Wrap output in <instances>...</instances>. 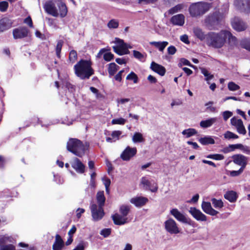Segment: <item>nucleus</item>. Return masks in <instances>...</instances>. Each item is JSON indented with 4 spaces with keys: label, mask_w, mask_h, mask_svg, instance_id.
<instances>
[{
    "label": "nucleus",
    "mask_w": 250,
    "mask_h": 250,
    "mask_svg": "<svg viewBox=\"0 0 250 250\" xmlns=\"http://www.w3.org/2000/svg\"><path fill=\"white\" fill-rule=\"evenodd\" d=\"M136 153L137 149L136 147H130L128 146L121 153L120 157L123 160L128 161L134 157Z\"/></svg>",
    "instance_id": "2eb2a0df"
},
{
    "label": "nucleus",
    "mask_w": 250,
    "mask_h": 250,
    "mask_svg": "<svg viewBox=\"0 0 250 250\" xmlns=\"http://www.w3.org/2000/svg\"><path fill=\"white\" fill-rule=\"evenodd\" d=\"M107 26L110 29H115L119 26V22L117 20L112 19L107 23Z\"/></svg>",
    "instance_id": "37998d69"
},
{
    "label": "nucleus",
    "mask_w": 250,
    "mask_h": 250,
    "mask_svg": "<svg viewBox=\"0 0 250 250\" xmlns=\"http://www.w3.org/2000/svg\"><path fill=\"white\" fill-rule=\"evenodd\" d=\"M90 61L81 60L74 66L76 76L82 80L89 79L94 74Z\"/></svg>",
    "instance_id": "f03ea898"
},
{
    "label": "nucleus",
    "mask_w": 250,
    "mask_h": 250,
    "mask_svg": "<svg viewBox=\"0 0 250 250\" xmlns=\"http://www.w3.org/2000/svg\"><path fill=\"white\" fill-rule=\"evenodd\" d=\"M224 198L231 203L235 202L237 199V193L233 190L228 191L225 194Z\"/></svg>",
    "instance_id": "cd10ccee"
},
{
    "label": "nucleus",
    "mask_w": 250,
    "mask_h": 250,
    "mask_svg": "<svg viewBox=\"0 0 250 250\" xmlns=\"http://www.w3.org/2000/svg\"><path fill=\"white\" fill-rule=\"evenodd\" d=\"M183 5L182 4H178L175 6L170 8L168 11V13L170 14H173L175 13L180 11L181 10L183 9Z\"/></svg>",
    "instance_id": "49530a36"
},
{
    "label": "nucleus",
    "mask_w": 250,
    "mask_h": 250,
    "mask_svg": "<svg viewBox=\"0 0 250 250\" xmlns=\"http://www.w3.org/2000/svg\"><path fill=\"white\" fill-rule=\"evenodd\" d=\"M140 184L146 189H149L152 192H155L158 190V186L156 183L152 185L151 182L146 177H143L141 179Z\"/></svg>",
    "instance_id": "6ab92c4d"
},
{
    "label": "nucleus",
    "mask_w": 250,
    "mask_h": 250,
    "mask_svg": "<svg viewBox=\"0 0 250 250\" xmlns=\"http://www.w3.org/2000/svg\"><path fill=\"white\" fill-rule=\"evenodd\" d=\"M213 104V102H209L205 104L207 106V109H209L211 112H214L215 111V107L211 106V105Z\"/></svg>",
    "instance_id": "e2e57ef3"
},
{
    "label": "nucleus",
    "mask_w": 250,
    "mask_h": 250,
    "mask_svg": "<svg viewBox=\"0 0 250 250\" xmlns=\"http://www.w3.org/2000/svg\"><path fill=\"white\" fill-rule=\"evenodd\" d=\"M217 121L216 117H213L208 119L205 120L201 121L200 123V125L201 127L206 128L212 126Z\"/></svg>",
    "instance_id": "bb28decb"
},
{
    "label": "nucleus",
    "mask_w": 250,
    "mask_h": 250,
    "mask_svg": "<svg viewBox=\"0 0 250 250\" xmlns=\"http://www.w3.org/2000/svg\"><path fill=\"white\" fill-rule=\"evenodd\" d=\"M228 88L230 91H234L239 89L240 87L234 83L231 82L228 83Z\"/></svg>",
    "instance_id": "09e8293b"
},
{
    "label": "nucleus",
    "mask_w": 250,
    "mask_h": 250,
    "mask_svg": "<svg viewBox=\"0 0 250 250\" xmlns=\"http://www.w3.org/2000/svg\"><path fill=\"white\" fill-rule=\"evenodd\" d=\"M230 124L236 128L239 133L243 135L246 134L247 131L241 119L233 117L230 119Z\"/></svg>",
    "instance_id": "4468645a"
},
{
    "label": "nucleus",
    "mask_w": 250,
    "mask_h": 250,
    "mask_svg": "<svg viewBox=\"0 0 250 250\" xmlns=\"http://www.w3.org/2000/svg\"><path fill=\"white\" fill-rule=\"evenodd\" d=\"M90 209L92 218L95 221L102 219L104 215L102 206L93 204L91 205Z\"/></svg>",
    "instance_id": "9d476101"
},
{
    "label": "nucleus",
    "mask_w": 250,
    "mask_h": 250,
    "mask_svg": "<svg viewBox=\"0 0 250 250\" xmlns=\"http://www.w3.org/2000/svg\"><path fill=\"white\" fill-rule=\"evenodd\" d=\"M12 21L7 17L0 20V32H3L10 29L12 25Z\"/></svg>",
    "instance_id": "4be33fe9"
},
{
    "label": "nucleus",
    "mask_w": 250,
    "mask_h": 250,
    "mask_svg": "<svg viewBox=\"0 0 250 250\" xmlns=\"http://www.w3.org/2000/svg\"><path fill=\"white\" fill-rule=\"evenodd\" d=\"M63 43V42L62 40H60L58 42L56 47V55L58 58H60L61 57V52L62 50V48Z\"/></svg>",
    "instance_id": "a18cd8bd"
},
{
    "label": "nucleus",
    "mask_w": 250,
    "mask_h": 250,
    "mask_svg": "<svg viewBox=\"0 0 250 250\" xmlns=\"http://www.w3.org/2000/svg\"><path fill=\"white\" fill-rule=\"evenodd\" d=\"M241 147H242V144H241L229 145V147L231 149V151L235 149H240Z\"/></svg>",
    "instance_id": "338daca9"
},
{
    "label": "nucleus",
    "mask_w": 250,
    "mask_h": 250,
    "mask_svg": "<svg viewBox=\"0 0 250 250\" xmlns=\"http://www.w3.org/2000/svg\"><path fill=\"white\" fill-rule=\"evenodd\" d=\"M114 55L110 52L105 53L104 55V59L107 62L110 61L113 59Z\"/></svg>",
    "instance_id": "052dcab7"
},
{
    "label": "nucleus",
    "mask_w": 250,
    "mask_h": 250,
    "mask_svg": "<svg viewBox=\"0 0 250 250\" xmlns=\"http://www.w3.org/2000/svg\"><path fill=\"white\" fill-rule=\"evenodd\" d=\"M183 65H188L191 67H194V65L191 64L188 60L184 58H182L180 60V62L179 63L178 66L179 67H181Z\"/></svg>",
    "instance_id": "3c124183"
},
{
    "label": "nucleus",
    "mask_w": 250,
    "mask_h": 250,
    "mask_svg": "<svg viewBox=\"0 0 250 250\" xmlns=\"http://www.w3.org/2000/svg\"><path fill=\"white\" fill-rule=\"evenodd\" d=\"M64 246V242L59 234L55 236V240L52 246L53 250H62Z\"/></svg>",
    "instance_id": "b1692460"
},
{
    "label": "nucleus",
    "mask_w": 250,
    "mask_h": 250,
    "mask_svg": "<svg viewBox=\"0 0 250 250\" xmlns=\"http://www.w3.org/2000/svg\"><path fill=\"white\" fill-rule=\"evenodd\" d=\"M206 157L215 160H222L224 159V155L220 154H209L207 155Z\"/></svg>",
    "instance_id": "c03bdc74"
},
{
    "label": "nucleus",
    "mask_w": 250,
    "mask_h": 250,
    "mask_svg": "<svg viewBox=\"0 0 250 250\" xmlns=\"http://www.w3.org/2000/svg\"><path fill=\"white\" fill-rule=\"evenodd\" d=\"M126 122V120L123 118L114 119L111 121V124L112 125H124Z\"/></svg>",
    "instance_id": "de8ad7c7"
},
{
    "label": "nucleus",
    "mask_w": 250,
    "mask_h": 250,
    "mask_svg": "<svg viewBox=\"0 0 250 250\" xmlns=\"http://www.w3.org/2000/svg\"><path fill=\"white\" fill-rule=\"evenodd\" d=\"M77 59V52L74 50L70 51L69 56V60L72 62H74Z\"/></svg>",
    "instance_id": "8fccbe9b"
},
{
    "label": "nucleus",
    "mask_w": 250,
    "mask_h": 250,
    "mask_svg": "<svg viewBox=\"0 0 250 250\" xmlns=\"http://www.w3.org/2000/svg\"><path fill=\"white\" fill-rule=\"evenodd\" d=\"M72 167L79 173H83L85 171V166L77 158H74L70 162Z\"/></svg>",
    "instance_id": "a211bd4d"
},
{
    "label": "nucleus",
    "mask_w": 250,
    "mask_h": 250,
    "mask_svg": "<svg viewBox=\"0 0 250 250\" xmlns=\"http://www.w3.org/2000/svg\"><path fill=\"white\" fill-rule=\"evenodd\" d=\"M194 35L201 41L205 40L207 42V35H205L202 30L198 27L193 28Z\"/></svg>",
    "instance_id": "c85d7f7f"
},
{
    "label": "nucleus",
    "mask_w": 250,
    "mask_h": 250,
    "mask_svg": "<svg viewBox=\"0 0 250 250\" xmlns=\"http://www.w3.org/2000/svg\"><path fill=\"white\" fill-rule=\"evenodd\" d=\"M127 80L133 81L134 83H137L138 82V77L137 75L133 72H130L126 78Z\"/></svg>",
    "instance_id": "ea45409f"
},
{
    "label": "nucleus",
    "mask_w": 250,
    "mask_h": 250,
    "mask_svg": "<svg viewBox=\"0 0 250 250\" xmlns=\"http://www.w3.org/2000/svg\"><path fill=\"white\" fill-rule=\"evenodd\" d=\"M232 115V112L229 111H225L222 112V116L225 121H227Z\"/></svg>",
    "instance_id": "6e6d98bb"
},
{
    "label": "nucleus",
    "mask_w": 250,
    "mask_h": 250,
    "mask_svg": "<svg viewBox=\"0 0 250 250\" xmlns=\"http://www.w3.org/2000/svg\"><path fill=\"white\" fill-rule=\"evenodd\" d=\"M231 24L232 28L238 32L246 30L248 27L247 23L239 17H234L231 20Z\"/></svg>",
    "instance_id": "1a4fd4ad"
},
{
    "label": "nucleus",
    "mask_w": 250,
    "mask_h": 250,
    "mask_svg": "<svg viewBox=\"0 0 250 250\" xmlns=\"http://www.w3.org/2000/svg\"><path fill=\"white\" fill-rule=\"evenodd\" d=\"M232 161L237 165L241 166V168L245 169L248 161V157L242 154H235L232 156Z\"/></svg>",
    "instance_id": "dca6fc26"
},
{
    "label": "nucleus",
    "mask_w": 250,
    "mask_h": 250,
    "mask_svg": "<svg viewBox=\"0 0 250 250\" xmlns=\"http://www.w3.org/2000/svg\"><path fill=\"white\" fill-rule=\"evenodd\" d=\"M111 231L110 229H104L101 230L100 234L104 237H106L110 234Z\"/></svg>",
    "instance_id": "bf43d9fd"
},
{
    "label": "nucleus",
    "mask_w": 250,
    "mask_h": 250,
    "mask_svg": "<svg viewBox=\"0 0 250 250\" xmlns=\"http://www.w3.org/2000/svg\"><path fill=\"white\" fill-rule=\"evenodd\" d=\"M0 250H15V247L12 244L2 245L0 247Z\"/></svg>",
    "instance_id": "4d7b16f0"
},
{
    "label": "nucleus",
    "mask_w": 250,
    "mask_h": 250,
    "mask_svg": "<svg viewBox=\"0 0 250 250\" xmlns=\"http://www.w3.org/2000/svg\"><path fill=\"white\" fill-rule=\"evenodd\" d=\"M211 201L213 207L216 209H221L224 207V203L221 199L218 200L216 198H212Z\"/></svg>",
    "instance_id": "e433bc0d"
},
{
    "label": "nucleus",
    "mask_w": 250,
    "mask_h": 250,
    "mask_svg": "<svg viewBox=\"0 0 250 250\" xmlns=\"http://www.w3.org/2000/svg\"><path fill=\"white\" fill-rule=\"evenodd\" d=\"M133 56L139 61L144 62L146 60V53H142L141 52L136 51H133Z\"/></svg>",
    "instance_id": "f704fd0d"
},
{
    "label": "nucleus",
    "mask_w": 250,
    "mask_h": 250,
    "mask_svg": "<svg viewBox=\"0 0 250 250\" xmlns=\"http://www.w3.org/2000/svg\"><path fill=\"white\" fill-rule=\"evenodd\" d=\"M29 30L25 26H21L13 30V36L14 39H20L28 36Z\"/></svg>",
    "instance_id": "ddd939ff"
},
{
    "label": "nucleus",
    "mask_w": 250,
    "mask_h": 250,
    "mask_svg": "<svg viewBox=\"0 0 250 250\" xmlns=\"http://www.w3.org/2000/svg\"><path fill=\"white\" fill-rule=\"evenodd\" d=\"M130 209V207L127 205H122L120 207L119 211L121 214L126 217L129 213Z\"/></svg>",
    "instance_id": "4c0bfd02"
},
{
    "label": "nucleus",
    "mask_w": 250,
    "mask_h": 250,
    "mask_svg": "<svg viewBox=\"0 0 250 250\" xmlns=\"http://www.w3.org/2000/svg\"><path fill=\"white\" fill-rule=\"evenodd\" d=\"M86 247V243L83 242H80L76 248L72 250H84Z\"/></svg>",
    "instance_id": "680f3d73"
},
{
    "label": "nucleus",
    "mask_w": 250,
    "mask_h": 250,
    "mask_svg": "<svg viewBox=\"0 0 250 250\" xmlns=\"http://www.w3.org/2000/svg\"><path fill=\"white\" fill-rule=\"evenodd\" d=\"M122 131L119 130H116L113 131L111 133V136L113 139H115L114 141L119 140V136L122 134Z\"/></svg>",
    "instance_id": "5fc2aeb1"
},
{
    "label": "nucleus",
    "mask_w": 250,
    "mask_h": 250,
    "mask_svg": "<svg viewBox=\"0 0 250 250\" xmlns=\"http://www.w3.org/2000/svg\"><path fill=\"white\" fill-rule=\"evenodd\" d=\"M97 200L98 203V206H101L103 207L105 202V197L104 196V191H99L97 193Z\"/></svg>",
    "instance_id": "72a5a7b5"
},
{
    "label": "nucleus",
    "mask_w": 250,
    "mask_h": 250,
    "mask_svg": "<svg viewBox=\"0 0 250 250\" xmlns=\"http://www.w3.org/2000/svg\"><path fill=\"white\" fill-rule=\"evenodd\" d=\"M88 146L87 143L84 144L80 140L71 138L69 140L67 143V149L75 155L76 156L82 157L85 154V151Z\"/></svg>",
    "instance_id": "20e7f679"
},
{
    "label": "nucleus",
    "mask_w": 250,
    "mask_h": 250,
    "mask_svg": "<svg viewBox=\"0 0 250 250\" xmlns=\"http://www.w3.org/2000/svg\"><path fill=\"white\" fill-rule=\"evenodd\" d=\"M114 43L116 45L112 47L114 51L119 55L128 54L129 53L128 50H127V44L124 42L123 40L119 38H115Z\"/></svg>",
    "instance_id": "6e6552de"
},
{
    "label": "nucleus",
    "mask_w": 250,
    "mask_h": 250,
    "mask_svg": "<svg viewBox=\"0 0 250 250\" xmlns=\"http://www.w3.org/2000/svg\"><path fill=\"white\" fill-rule=\"evenodd\" d=\"M242 45L244 48L250 51V40L243 41L242 42Z\"/></svg>",
    "instance_id": "13d9d810"
},
{
    "label": "nucleus",
    "mask_w": 250,
    "mask_h": 250,
    "mask_svg": "<svg viewBox=\"0 0 250 250\" xmlns=\"http://www.w3.org/2000/svg\"><path fill=\"white\" fill-rule=\"evenodd\" d=\"M176 48L174 46H170L167 48V52L169 55H174L176 52Z\"/></svg>",
    "instance_id": "69168bd1"
},
{
    "label": "nucleus",
    "mask_w": 250,
    "mask_h": 250,
    "mask_svg": "<svg viewBox=\"0 0 250 250\" xmlns=\"http://www.w3.org/2000/svg\"><path fill=\"white\" fill-rule=\"evenodd\" d=\"M211 8L210 4L206 2H198L190 5V14L192 17L201 16L207 12Z\"/></svg>",
    "instance_id": "39448f33"
},
{
    "label": "nucleus",
    "mask_w": 250,
    "mask_h": 250,
    "mask_svg": "<svg viewBox=\"0 0 250 250\" xmlns=\"http://www.w3.org/2000/svg\"><path fill=\"white\" fill-rule=\"evenodd\" d=\"M131 203L137 207L144 206L147 202V198L144 197H135L130 199Z\"/></svg>",
    "instance_id": "5701e85b"
},
{
    "label": "nucleus",
    "mask_w": 250,
    "mask_h": 250,
    "mask_svg": "<svg viewBox=\"0 0 250 250\" xmlns=\"http://www.w3.org/2000/svg\"><path fill=\"white\" fill-rule=\"evenodd\" d=\"M202 209L207 214L211 216L216 215L219 212L212 208L211 203L203 201L201 205Z\"/></svg>",
    "instance_id": "412c9836"
},
{
    "label": "nucleus",
    "mask_w": 250,
    "mask_h": 250,
    "mask_svg": "<svg viewBox=\"0 0 250 250\" xmlns=\"http://www.w3.org/2000/svg\"><path fill=\"white\" fill-rule=\"evenodd\" d=\"M244 169L240 168L238 170L230 171L229 175L231 177H235L240 175L244 171Z\"/></svg>",
    "instance_id": "603ef678"
},
{
    "label": "nucleus",
    "mask_w": 250,
    "mask_h": 250,
    "mask_svg": "<svg viewBox=\"0 0 250 250\" xmlns=\"http://www.w3.org/2000/svg\"><path fill=\"white\" fill-rule=\"evenodd\" d=\"M223 13L216 11L208 15L205 19V23L208 27H212L219 24L224 19Z\"/></svg>",
    "instance_id": "423d86ee"
},
{
    "label": "nucleus",
    "mask_w": 250,
    "mask_h": 250,
    "mask_svg": "<svg viewBox=\"0 0 250 250\" xmlns=\"http://www.w3.org/2000/svg\"><path fill=\"white\" fill-rule=\"evenodd\" d=\"M170 213L178 221L189 225H192L193 221L189 218L186 217L183 213L180 212L177 208H172L170 211Z\"/></svg>",
    "instance_id": "f8f14e48"
},
{
    "label": "nucleus",
    "mask_w": 250,
    "mask_h": 250,
    "mask_svg": "<svg viewBox=\"0 0 250 250\" xmlns=\"http://www.w3.org/2000/svg\"><path fill=\"white\" fill-rule=\"evenodd\" d=\"M24 22L29 25L30 27H33V22L30 17H28L24 20Z\"/></svg>",
    "instance_id": "774afa93"
},
{
    "label": "nucleus",
    "mask_w": 250,
    "mask_h": 250,
    "mask_svg": "<svg viewBox=\"0 0 250 250\" xmlns=\"http://www.w3.org/2000/svg\"><path fill=\"white\" fill-rule=\"evenodd\" d=\"M151 69L157 73L161 76H164L166 73V69L164 66L158 64L155 62H152L151 64Z\"/></svg>",
    "instance_id": "a878e982"
},
{
    "label": "nucleus",
    "mask_w": 250,
    "mask_h": 250,
    "mask_svg": "<svg viewBox=\"0 0 250 250\" xmlns=\"http://www.w3.org/2000/svg\"><path fill=\"white\" fill-rule=\"evenodd\" d=\"M228 34L227 30H222L218 33L209 32L207 36V44L214 48H221L224 45Z\"/></svg>",
    "instance_id": "7ed1b4c3"
},
{
    "label": "nucleus",
    "mask_w": 250,
    "mask_h": 250,
    "mask_svg": "<svg viewBox=\"0 0 250 250\" xmlns=\"http://www.w3.org/2000/svg\"><path fill=\"white\" fill-rule=\"evenodd\" d=\"M201 73L206 77L205 80L208 83H209V81L212 79L214 77L213 75L209 73V72L205 68L201 69Z\"/></svg>",
    "instance_id": "58836bf2"
},
{
    "label": "nucleus",
    "mask_w": 250,
    "mask_h": 250,
    "mask_svg": "<svg viewBox=\"0 0 250 250\" xmlns=\"http://www.w3.org/2000/svg\"><path fill=\"white\" fill-rule=\"evenodd\" d=\"M199 142L203 145L214 144L215 141L213 138L210 136H205L199 139Z\"/></svg>",
    "instance_id": "2f4dec72"
},
{
    "label": "nucleus",
    "mask_w": 250,
    "mask_h": 250,
    "mask_svg": "<svg viewBox=\"0 0 250 250\" xmlns=\"http://www.w3.org/2000/svg\"><path fill=\"white\" fill-rule=\"evenodd\" d=\"M189 212L191 214L192 217L197 221H206L207 220V216L203 213L199 209H198L195 208H190Z\"/></svg>",
    "instance_id": "f3484780"
},
{
    "label": "nucleus",
    "mask_w": 250,
    "mask_h": 250,
    "mask_svg": "<svg viewBox=\"0 0 250 250\" xmlns=\"http://www.w3.org/2000/svg\"><path fill=\"white\" fill-rule=\"evenodd\" d=\"M119 68V66L115 63H110L109 64L108 72L110 76H113Z\"/></svg>",
    "instance_id": "c9c22d12"
},
{
    "label": "nucleus",
    "mask_w": 250,
    "mask_h": 250,
    "mask_svg": "<svg viewBox=\"0 0 250 250\" xmlns=\"http://www.w3.org/2000/svg\"><path fill=\"white\" fill-rule=\"evenodd\" d=\"M166 231L170 234H178L180 232L177 223L172 218H169L164 223Z\"/></svg>",
    "instance_id": "9b49d317"
},
{
    "label": "nucleus",
    "mask_w": 250,
    "mask_h": 250,
    "mask_svg": "<svg viewBox=\"0 0 250 250\" xmlns=\"http://www.w3.org/2000/svg\"><path fill=\"white\" fill-rule=\"evenodd\" d=\"M132 141L134 143H142L145 141V139L142 133L135 132L132 137Z\"/></svg>",
    "instance_id": "7c9ffc66"
},
{
    "label": "nucleus",
    "mask_w": 250,
    "mask_h": 250,
    "mask_svg": "<svg viewBox=\"0 0 250 250\" xmlns=\"http://www.w3.org/2000/svg\"><path fill=\"white\" fill-rule=\"evenodd\" d=\"M197 133V131L194 128H192L185 129L182 132V134L185 136L186 138H189Z\"/></svg>",
    "instance_id": "473e14b6"
},
{
    "label": "nucleus",
    "mask_w": 250,
    "mask_h": 250,
    "mask_svg": "<svg viewBox=\"0 0 250 250\" xmlns=\"http://www.w3.org/2000/svg\"><path fill=\"white\" fill-rule=\"evenodd\" d=\"M45 11L53 17H65L67 13L66 5L62 0H49L43 4Z\"/></svg>",
    "instance_id": "f257e3e1"
},
{
    "label": "nucleus",
    "mask_w": 250,
    "mask_h": 250,
    "mask_svg": "<svg viewBox=\"0 0 250 250\" xmlns=\"http://www.w3.org/2000/svg\"><path fill=\"white\" fill-rule=\"evenodd\" d=\"M224 136L225 139L229 140L231 139H236L239 138L237 134H235V133L229 131H226L224 133Z\"/></svg>",
    "instance_id": "a19ab883"
},
{
    "label": "nucleus",
    "mask_w": 250,
    "mask_h": 250,
    "mask_svg": "<svg viewBox=\"0 0 250 250\" xmlns=\"http://www.w3.org/2000/svg\"><path fill=\"white\" fill-rule=\"evenodd\" d=\"M150 45L154 46L158 48L160 51L163 52L165 47L168 45L167 42H149Z\"/></svg>",
    "instance_id": "c756f323"
},
{
    "label": "nucleus",
    "mask_w": 250,
    "mask_h": 250,
    "mask_svg": "<svg viewBox=\"0 0 250 250\" xmlns=\"http://www.w3.org/2000/svg\"><path fill=\"white\" fill-rule=\"evenodd\" d=\"M8 7V3L7 1H3L0 2V11L5 12L7 10Z\"/></svg>",
    "instance_id": "864d4df0"
},
{
    "label": "nucleus",
    "mask_w": 250,
    "mask_h": 250,
    "mask_svg": "<svg viewBox=\"0 0 250 250\" xmlns=\"http://www.w3.org/2000/svg\"><path fill=\"white\" fill-rule=\"evenodd\" d=\"M102 181L104 183L105 187H109L111 184V181L108 178L106 177H104L102 178Z\"/></svg>",
    "instance_id": "0e129e2a"
},
{
    "label": "nucleus",
    "mask_w": 250,
    "mask_h": 250,
    "mask_svg": "<svg viewBox=\"0 0 250 250\" xmlns=\"http://www.w3.org/2000/svg\"><path fill=\"white\" fill-rule=\"evenodd\" d=\"M170 21L174 25L182 26L185 23V16L183 14L175 15L172 17Z\"/></svg>",
    "instance_id": "393cba45"
},
{
    "label": "nucleus",
    "mask_w": 250,
    "mask_h": 250,
    "mask_svg": "<svg viewBox=\"0 0 250 250\" xmlns=\"http://www.w3.org/2000/svg\"><path fill=\"white\" fill-rule=\"evenodd\" d=\"M227 33H229V35L226 36V39H228L229 42L230 44H236L237 43L236 38L234 36H232V35L229 31H227Z\"/></svg>",
    "instance_id": "79ce46f5"
},
{
    "label": "nucleus",
    "mask_w": 250,
    "mask_h": 250,
    "mask_svg": "<svg viewBox=\"0 0 250 250\" xmlns=\"http://www.w3.org/2000/svg\"><path fill=\"white\" fill-rule=\"evenodd\" d=\"M233 5L239 12L250 14V0H234Z\"/></svg>",
    "instance_id": "0eeeda50"
},
{
    "label": "nucleus",
    "mask_w": 250,
    "mask_h": 250,
    "mask_svg": "<svg viewBox=\"0 0 250 250\" xmlns=\"http://www.w3.org/2000/svg\"><path fill=\"white\" fill-rule=\"evenodd\" d=\"M112 218L114 223L116 225L121 226L129 222L130 220L128 217L124 215L115 213L112 216Z\"/></svg>",
    "instance_id": "aec40b11"
}]
</instances>
